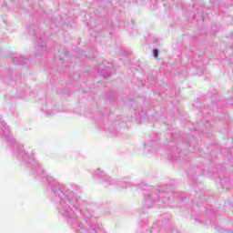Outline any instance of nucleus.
<instances>
[{
    "mask_svg": "<svg viewBox=\"0 0 233 233\" xmlns=\"http://www.w3.org/2000/svg\"><path fill=\"white\" fill-rule=\"evenodd\" d=\"M153 53L156 59H157V57H159V51L157 49H154Z\"/></svg>",
    "mask_w": 233,
    "mask_h": 233,
    "instance_id": "nucleus-1",
    "label": "nucleus"
}]
</instances>
